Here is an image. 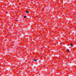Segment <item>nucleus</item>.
Here are the masks:
<instances>
[{"instance_id": "2", "label": "nucleus", "mask_w": 76, "mask_h": 76, "mask_svg": "<svg viewBox=\"0 0 76 76\" xmlns=\"http://www.w3.org/2000/svg\"><path fill=\"white\" fill-rule=\"evenodd\" d=\"M33 60L35 62H36V61H37V60L36 59H33Z\"/></svg>"}, {"instance_id": "6", "label": "nucleus", "mask_w": 76, "mask_h": 76, "mask_svg": "<svg viewBox=\"0 0 76 76\" xmlns=\"http://www.w3.org/2000/svg\"><path fill=\"white\" fill-rule=\"evenodd\" d=\"M67 51L68 52H69V50H68V49H67Z\"/></svg>"}, {"instance_id": "4", "label": "nucleus", "mask_w": 76, "mask_h": 76, "mask_svg": "<svg viewBox=\"0 0 76 76\" xmlns=\"http://www.w3.org/2000/svg\"><path fill=\"white\" fill-rule=\"evenodd\" d=\"M7 70H9L10 69V68H7Z\"/></svg>"}, {"instance_id": "1", "label": "nucleus", "mask_w": 76, "mask_h": 76, "mask_svg": "<svg viewBox=\"0 0 76 76\" xmlns=\"http://www.w3.org/2000/svg\"><path fill=\"white\" fill-rule=\"evenodd\" d=\"M70 45H71V47H73V46H74V45H73L72 43Z\"/></svg>"}, {"instance_id": "5", "label": "nucleus", "mask_w": 76, "mask_h": 76, "mask_svg": "<svg viewBox=\"0 0 76 76\" xmlns=\"http://www.w3.org/2000/svg\"><path fill=\"white\" fill-rule=\"evenodd\" d=\"M24 18H26V16H24L23 17Z\"/></svg>"}, {"instance_id": "10", "label": "nucleus", "mask_w": 76, "mask_h": 76, "mask_svg": "<svg viewBox=\"0 0 76 76\" xmlns=\"http://www.w3.org/2000/svg\"><path fill=\"white\" fill-rule=\"evenodd\" d=\"M61 43V44H62V43Z\"/></svg>"}, {"instance_id": "8", "label": "nucleus", "mask_w": 76, "mask_h": 76, "mask_svg": "<svg viewBox=\"0 0 76 76\" xmlns=\"http://www.w3.org/2000/svg\"><path fill=\"white\" fill-rule=\"evenodd\" d=\"M15 21H16V22H17V20H15Z\"/></svg>"}, {"instance_id": "7", "label": "nucleus", "mask_w": 76, "mask_h": 76, "mask_svg": "<svg viewBox=\"0 0 76 76\" xmlns=\"http://www.w3.org/2000/svg\"><path fill=\"white\" fill-rule=\"evenodd\" d=\"M17 26H19V24H17Z\"/></svg>"}, {"instance_id": "9", "label": "nucleus", "mask_w": 76, "mask_h": 76, "mask_svg": "<svg viewBox=\"0 0 76 76\" xmlns=\"http://www.w3.org/2000/svg\"><path fill=\"white\" fill-rule=\"evenodd\" d=\"M43 61H44V59H43Z\"/></svg>"}, {"instance_id": "3", "label": "nucleus", "mask_w": 76, "mask_h": 76, "mask_svg": "<svg viewBox=\"0 0 76 76\" xmlns=\"http://www.w3.org/2000/svg\"><path fill=\"white\" fill-rule=\"evenodd\" d=\"M26 13H29V11H28V10H26Z\"/></svg>"}]
</instances>
